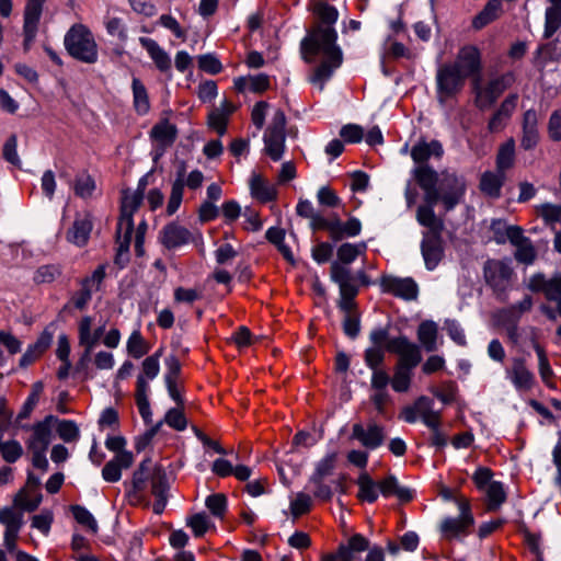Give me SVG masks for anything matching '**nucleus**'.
Returning a JSON list of instances; mask_svg holds the SVG:
<instances>
[{"instance_id":"f257e3e1","label":"nucleus","mask_w":561,"mask_h":561,"mask_svg":"<svg viewBox=\"0 0 561 561\" xmlns=\"http://www.w3.org/2000/svg\"><path fill=\"white\" fill-rule=\"evenodd\" d=\"M318 15L323 25H317L308 31L307 35L300 42V53L305 62L312 64L316 57L322 53L324 59L317 66L310 77V82L319 84L320 90L324 89V83L331 79L335 69L343 62V53L336 44L337 33L333 27L339 12L335 7L321 2L318 7Z\"/></svg>"},{"instance_id":"f03ea898","label":"nucleus","mask_w":561,"mask_h":561,"mask_svg":"<svg viewBox=\"0 0 561 561\" xmlns=\"http://www.w3.org/2000/svg\"><path fill=\"white\" fill-rule=\"evenodd\" d=\"M413 176L422 190L428 185L435 191L445 213L454 210L465 199L467 181L456 172L444 170L438 173L431 165H421L413 170Z\"/></svg>"},{"instance_id":"7ed1b4c3","label":"nucleus","mask_w":561,"mask_h":561,"mask_svg":"<svg viewBox=\"0 0 561 561\" xmlns=\"http://www.w3.org/2000/svg\"><path fill=\"white\" fill-rule=\"evenodd\" d=\"M388 353L399 356L391 377V388L398 393L408 392L411 387L413 370L422 362L421 348L417 344L411 342L407 335L401 334L391 339Z\"/></svg>"},{"instance_id":"20e7f679","label":"nucleus","mask_w":561,"mask_h":561,"mask_svg":"<svg viewBox=\"0 0 561 561\" xmlns=\"http://www.w3.org/2000/svg\"><path fill=\"white\" fill-rule=\"evenodd\" d=\"M64 44L72 58L85 64L98 61V44L92 32L85 25L73 24L65 35Z\"/></svg>"},{"instance_id":"39448f33","label":"nucleus","mask_w":561,"mask_h":561,"mask_svg":"<svg viewBox=\"0 0 561 561\" xmlns=\"http://www.w3.org/2000/svg\"><path fill=\"white\" fill-rule=\"evenodd\" d=\"M516 81L515 73L507 71L497 77L491 78L485 87H482V81H479L477 89L472 85V92L476 95L474 105L480 111H485L492 107L497 99L510 89Z\"/></svg>"},{"instance_id":"423d86ee","label":"nucleus","mask_w":561,"mask_h":561,"mask_svg":"<svg viewBox=\"0 0 561 561\" xmlns=\"http://www.w3.org/2000/svg\"><path fill=\"white\" fill-rule=\"evenodd\" d=\"M467 78L451 62L440 65L436 71L437 100L444 104L465 87Z\"/></svg>"},{"instance_id":"0eeeda50","label":"nucleus","mask_w":561,"mask_h":561,"mask_svg":"<svg viewBox=\"0 0 561 561\" xmlns=\"http://www.w3.org/2000/svg\"><path fill=\"white\" fill-rule=\"evenodd\" d=\"M467 78L471 79V87L476 89L482 81V54L476 45H465L459 48L456 59L451 62Z\"/></svg>"},{"instance_id":"6e6552de","label":"nucleus","mask_w":561,"mask_h":561,"mask_svg":"<svg viewBox=\"0 0 561 561\" xmlns=\"http://www.w3.org/2000/svg\"><path fill=\"white\" fill-rule=\"evenodd\" d=\"M391 324L386 327H376L369 333V341L373 346L367 347L364 352V362L371 369H381L385 363L386 352L392 337L389 335Z\"/></svg>"},{"instance_id":"1a4fd4ad","label":"nucleus","mask_w":561,"mask_h":561,"mask_svg":"<svg viewBox=\"0 0 561 561\" xmlns=\"http://www.w3.org/2000/svg\"><path fill=\"white\" fill-rule=\"evenodd\" d=\"M513 274V268L505 261L488 259L483 264L484 282L497 296L507 290Z\"/></svg>"},{"instance_id":"9d476101","label":"nucleus","mask_w":561,"mask_h":561,"mask_svg":"<svg viewBox=\"0 0 561 561\" xmlns=\"http://www.w3.org/2000/svg\"><path fill=\"white\" fill-rule=\"evenodd\" d=\"M424 191V204L416 209L417 222L427 228L423 234L443 233L445 225L444 220L435 215L434 206L437 205L438 197L434 190L427 185Z\"/></svg>"},{"instance_id":"9b49d317","label":"nucleus","mask_w":561,"mask_h":561,"mask_svg":"<svg viewBox=\"0 0 561 561\" xmlns=\"http://www.w3.org/2000/svg\"><path fill=\"white\" fill-rule=\"evenodd\" d=\"M321 230L329 233V238L333 243H337L345 238H354L362 231V222L356 217H350L346 221H342L337 214H332L325 220H320Z\"/></svg>"},{"instance_id":"f8f14e48","label":"nucleus","mask_w":561,"mask_h":561,"mask_svg":"<svg viewBox=\"0 0 561 561\" xmlns=\"http://www.w3.org/2000/svg\"><path fill=\"white\" fill-rule=\"evenodd\" d=\"M380 288L383 293L407 301L415 300L419 296V286L412 277H397L392 275H382L379 279Z\"/></svg>"},{"instance_id":"ddd939ff","label":"nucleus","mask_w":561,"mask_h":561,"mask_svg":"<svg viewBox=\"0 0 561 561\" xmlns=\"http://www.w3.org/2000/svg\"><path fill=\"white\" fill-rule=\"evenodd\" d=\"M369 540L362 534H354L346 543H340L335 553H327L321 561H356V554L369 549Z\"/></svg>"},{"instance_id":"4468645a","label":"nucleus","mask_w":561,"mask_h":561,"mask_svg":"<svg viewBox=\"0 0 561 561\" xmlns=\"http://www.w3.org/2000/svg\"><path fill=\"white\" fill-rule=\"evenodd\" d=\"M170 483L167 471L161 465H154L151 474V493L156 497L152 511L157 515H161L167 506L169 497Z\"/></svg>"},{"instance_id":"2eb2a0df","label":"nucleus","mask_w":561,"mask_h":561,"mask_svg":"<svg viewBox=\"0 0 561 561\" xmlns=\"http://www.w3.org/2000/svg\"><path fill=\"white\" fill-rule=\"evenodd\" d=\"M193 239L192 232L176 221L167 224L159 233L160 243L168 250L179 249Z\"/></svg>"},{"instance_id":"dca6fc26","label":"nucleus","mask_w":561,"mask_h":561,"mask_svg":"<svg viewBox=\"0 0 561 561\" xmlns=\"http://www.w3.org/2000/svg\"><path fill=\"white\" fill-rule=\"evenodd\" d=\"M421 252L428 271L435 270L444 257V241L442 233L423 234Z\"/></svg>"},{"instance_id":"f3484780","label":"nucleus","mask_w":561,"mask_h":561,"mask_svg":"<svg viewBox=\"0 0 561 561\" xmlns=\"http://www.w3.org/2000/svg\"><path fill=\"white\" fill-rule=\"evenodd\" d=\"M352 438L359 440L367 449L374 450L383 444L385 428L375 422L368 423L366 430L360 423H355L352 427Z\"/></svg>"},{"instance_id":"a211bd4d","label":"nucleus","mask_w":561,"mask_h":561,"mask_svg":"<svg viewBox=\"0 0 561 561\" xmlns=\"http://www.w3.org/2000/svg\"><path fill=\"white\" fill-rule=\"evenodd\" d=\"M330 277L332 282L339 285L340 296L355 299L359 293L358 286L354 283V276L348 267L333 262L330 267Z\"/></svg>"},{"instance_id":"6ab92c4d","label":"nucleus","mask_w":561,"mask_h":561,"mask_svg":"<svg viewBox=\"0 0 561 561\" xmlns=\"http://www.w3.org/2000/svg\"><path fill=\"white\" fill-rule=\"evenodd\" d=\"M538 116L534 108L523 114L520 147L524 150H533L539 142Z\"/></svg>"},{"instance_id":"aec40b11","label":"nucleus","mask_w":561,"mask_h":561,"mask_svg":"<svg viewBox=\"0 0 561 561\" xmlns=\"http://www.w3.org/2000/svg\"><path fill=\"white\" fill-rule=\"evenodd\" d=\"M443 154V145L436 139H433L430 142L425 139H420L411 149V158L419 164V167L428 165L427 161L431 157L439 159Z\"/></svg>"},{"instance_id":"412c9836","label":"nucleus","mask_w":561,"mask_h":561,"mask_svg":"<svg viewBox=\"0 0 561 561\" xmlns=\"http://www.w3.org/2000/svg\"><path fill=\"white\" fill-rule=\"evenodd\" d=\"M134 463L131 451L117 454L112 460L107 461L102 469V478L106 482H117L122 478V470L128 469Z\"/></svg>"},{"instance_id":"4be33fe9","label":"nucleus","mask_w":561,"mask_h":561,"mask_svg":"<svg viewBox=\"0 0 561 561\" xmlns=\"http://www.w3.org/2000/svg\"><path fill=\"white\" fill-rule=\"evenodd\" d=\"M378 490L383 497L396 496L402 503H409L414 497V491L401 486L393 474H388L383 480L377 482Z\"/></svg>"},{"instance_id":"5701e85b","label":"nucleus","mask_w":561,"mask_h":561,"mask_svg":"<svg viewBox=\"0 0 561 561\" xmlns=\"http://www.w3.org/2000/svg\"><path fill=\"white\" fill-rule=\"evenodd\" d=\"M93 224L90 214L77 217L72 227L67 231V240L78 247H84L90 238Z\"/></svg>"},{"instance_id":"b1692460","label":"nucleus","mask_w":561,"mask_h":561,"mask_svg":"<svg viewBox=\"0 0 561 561\" xmlns=\"http://www.w3.org/2000/svg\"><path fill=\"white\" fill-rule=\"evenodd\" d=\"M139 43L141 47L147 50L159 71L167 72L171 69L172 61L170 56L154 39L150 37H140Z\"/></svg>"},{"instance_id":"393cba45","label":"nucleus","mask_w":561,"mask_h":561,"mask_svg":"<svg viewBox=\"0 0 561 561\" xmlns=\"http://www.w3.org/2000/svg\"><path fill=\"white\" fill-rule=\"evenodd\" d=\"M121 216L118 220V232L123 229L124 224H128V219L134 220V214L142 204L144 195L136 191L130 193L129 188L122 192Z\"/></svg>"},{"instance_id":"a878e982","label":"nucleus","mask_w":561,"mask_h":561,"mask_svg":"<svg viewBox=\"0 0 561 561\" xmlns=\"http://www.w3.org/2000/svg\"><path fill=\"white\" fill-rule=\"evenodd\" d=\"M505 182L504 172L485 171L481 174L479 190L488 197L497 199Z\"/></svg>"},{"instance_id":"bb28decb","label":"nucleus","mask_w":561,"mask_h":561,"mask_svg":"<svg viewBox=\"0 0 561 561\" xmlns=\"http://www.w3.org/2000/svg\"><path fill=\"white\" fill-rule=\"evenodd\" d=\"M511 373V379L516 389L529 390L533 387L535 376L526 367V360L523 357H516L513 359V367Z\"/></svg>"},{"instance_id":"cd10ccee","label":"nucleus","mask_w":561,"mask_h":561,"mask_svg":"<svg viewBox=\"0 0 561 561\" xmlns=\"http://www.w3.org/2000/svg\"><path fill=\"white\" fill-rule=\"evenodd\" d=\"M178 127L168 118L160 119L153 125L149 135L154 142L171 147L178 138Z\"/></svg>"},{"instance_id":"c85d7f7f","label":"nucleus","mask_w":561,"mask_h":561,"mask_svg":"<svg viewBox=\"0 0 561 561\" xmlns=\"http://www.w3.org/2000/svg\"><path fill=\"white\" fill-rule=\"evenodd\" d=\"M92 318L84 316L79 322V344L83 347L93 350L105 332V324L94 329L91 333Z\"/></svg>"},{"instance_id":"c756f323","label":"nucleus","mask_w":561,"mask_h":561,"mask_svg":"<svg viewBox=\"0 0 561 561\" xmlns=\"http://www.w3.org/2000/svg\"><path fill=\"white\" fill-rule=\"evenodd\" d=\"M152 472V459L150 457H146L133 472L131 489L128 491V495H136L137 493L145 491L147 482H151Z\"/></svg>"},{"instance_id":"7c9ffc66","label":"nucleus","mask_w":561,"mask_h":561,"mask_svg":"<svg viewBox=\"0 0 561 561\" xmlns=\"http://www.w3.org/2000/svg\"><path fill=\"white\" fill-rule=\"evenodd\" d=\"M501 12V0H488L484 8L473 18L471 25L476 31H480L495 21Z\"/></svg>"},{"instance_id":"2f4dec72","label":"nucleus","mask_w":561,"mask_h":561,"mask_svg":"<svg viewBox=\"0 0 561 561\" xmlns=\"http://www.w3.org/2000/svg\"><path fill=\"white\" fill-rule=\"evenodd\" d=\"M263 140L265 145V153L273 161H279L285 151L286 133L265 130Z\"/></svg>"},{"instance_id":"473e14b6","label":"nucleus","mask_w":561,"mask_h":561,"mask_svg":"<svg viewBox=\"0 0 561 561\" xmlns=\"http://www.w3.org/2000/svg\"><path fill=\"white\" fill-rule=\"evenodd\" d=\"M473 524L465 523V519L460 517H446L440 524V533L447 539H454L458 537H465L469 535V528Z\"/></svg>"},{"instance_id":"72a5a7b5","label":"nucleus","mask_w":561,"mask_h":561,"mask_svg":"<svg viewBox=\"0 0 561 561\" xmlns=\"http://www.w3.org/2000/svg\"><path fill=\"white\" fill-rule=\"evenodd\" d=\"M437 324L432 320H425L417 328V340L426 352H435L437 350Z\"/></svg>"},{"instance_id":"f704fd0d","label":"nucleus","mask_w":561,"mask_h":561,"mask_svg":"<svg viewBox=\"0 0 561 561\" xmlns=\"http://www.w3.org/2000/svg\"><path fill=\"white\" fill-rule=\"evenodd\" d=\"M358 485L357 497L359 501L375 503L378 500L377 482L366 472H362L356 481Z\"/></svg>"},{"instance_id":"c9c22d12","label":"nucleus","mask_w":561,"mask_h":561,"mask_svg":"<svg viewBox=\"0 0 561 561\" xmlns=\"http://www.w3.org/2000/svg\"><path fill=\"white\" fill-rule=\"evenodd\" d=\"M250 190L252 197L261 203H268L275 201L277 197L276 188L267 184L260 175L252 176Z\"/></svg>"},{"instance_id":"e433bc0d","label":"nucleus","mask_w":561,"mask_h":561,"mask_svg":"<svg viewBox=\"0 0 561 561\" xmlns=\"http://www.w3.org/2000/svg\"><path fill=\"white\" fill-rule=\"evenodd\" d=\"M24 41L23 48L28 51L35 37V0H27L24 11Z\"/></svg>"},{"instance_id":"4c0bfd02","label":"nucleus","mask_w":561,"mask_h":561,"mask_svg":"<svg viewBox=\"0 0 561 561\" xmlns=\"http://www.w3.org/2000/svg\"><path fill=\"white\" fill-rule=\"evenodd\" d=\"M515 159V140L507 139L499 148L496 154V171L504 172L513 167Z\"/></svg>"},{"instance_id":"58836bf2","label":"nucleus","mask_w":561,"mask_h":561,"mask_svg":"<svg viewBox=\"0 0 561 561\" xmlns=\"http://www.w3.org/2000/svg\"><path fill=\"white\" fill-rule=\"evenodd\" d=\"M131 89L135 111L139 115L147 114L150 110V102L145 84L140 81V79L133 78Z\"/></svg>"},{"instance_id":"ea45409f","label":"nucleus","mask_w":561,"mask_h":561,"mask_svg":"<svg viewBox=\"0 0 561 561\" xmlns=\"http://www.w3.org/2000/svg\"><path fill=\"white\" fill-rule=\"evenodd\" d=\"M336 460L337 454L333 451L318 461L314 471L309 478V482H319V480H324L327 477L333 474L336 467Z\"/></svg>"},{"instance_id":"a19ab883","label":"nucleus","mask_w":561,"mask_h":561,"mask_svg":"<svg viewBox=\"0 0 561 561\" xmlns=\"http://www.w3.org/2000/svg\"><path fill=\"white\" fill-rule=\"evenodd\" d=\"M56 422H58V417L51 414L37 422V445H41L44 450H47L54 438L53 428L56 426Z\"/></svg>"},{"instance_id":"79ce46f5","label":"nucleus","mask_w":561,"mask_h":561,"mask_svg":"<svg viewBox=\"0 0 561 561\" xmlns=\"http://www.w3.org/2000/svg\"><path fill=\"white\" fill-rule=\"evenodd\" d=\"M296 213L298 216L310 220V228L312 231H320L322 228L319 224L320 220L327 219L320 213L314 210L311 202L308 199H299L296 206Z\"/></svg>"},{"instance_id":"37998d69","label":"nucleus","mask_w":561,"mask_h":561,"mask_svg":"<svg viewBox=\"0 0 561 561\" xmlns=\"http://www.w3.org/2000/svg\"><path fill=\"white\" fill-rule=\"evenodd\" d=\"M488 510L494 512L506 501V492L504 485L500 481H492L486 490Z\"/></svg>"},{"instance_id":"c03bdc74","label":"nucleus","mask_w":561,"mask_h":561,"mask_svg":"<svg viewBox=\"0 0 561 561\" xmlns=\"http://www.w3.org/2000/svg\"><path fill=\"white\" fill-rule=\"evenodd\" d=\"M91 352L92 350L84 347L83 353L80 355L78 362L73 368V377L79 378L81 381H87L94 377L90 363H91Z\"/></svg>"},{"instance_id":"a18cd8bd","label":"nucleus","mask_w":561,"mask_h":561,"mask_svg":"<svg viewBox=\"0 0 561 561\" xmlns=\"http://www.w3.org/2000/svg\"><path fill=\"white\" fill-rule=\"evenodd\" d=\"M56 432L65 443H72L79 439L80 431L72 420H59L56 422Z\"/></svg>"},{"instance_id":"49530a36","label":"nucleus","mask_w":561,"mask_h":561,"mask_svg":"<svg viewBox=\"0 0 561 561\" xmlns=\"http://www.w3.org/2000/svg\"><path fill=\"white\" fill-rule=\"evenodd\" d=\"M150 346L144 340L141 333L136 330L134 331L127 341V353L138 359L145 356L149 352Z\"/></svg>"},{"instance_id":"de8ad7c7","label":"nucleus","mask_w":561,"mask_h":561,"mask_svg":"<svg viewBox=\"0 0 561 561\" xmlns=\"http://www.w3.org/2000/svg\"><path fill=\"white\" fill-rule=\"evenodd\" d=\"M70 512L73 515L76 522L82 526H85L93 534L98 533V523L93 515L82 505L73 504L70 505Z\"/></svg>"},{"instance_id":"09e8293b","label":"nucleus","mask_w":561,"mask_h":561,"mask_svg":"<svg viewBox=\"0 0 561 561\" xmlns=\"http://www.w3.org/2000/svg\"><path fill=\"white\" fill-rule=\"evenodd\" d=\"M561 26V10L557 8H547L545 14V31L543 38L548 39Z\"/></svg>"},{"instance_id":"8fccbe9b","label":"nucleus","mask_w":561,"mask_h":561,"mask_svg":"<svg viewBox=\"0 0 561 561\" xmlns=\"http://www.w3.org/2000/svg\"><path fill=\"white\" fill-rule=\"evenodd\" d=\"M75 194L81 198H89L95 190V181L87 173L77 175L73 185Z\"/></svg>"},{"instance_id":"3c124183","label":"nucleus","mask_w":561,"mask_h":561,"mask_svg":"<svg viewBox=\"0 0 561 561\" xmlns=\"http://www.w3.org/2000/svg\"><path fill=\"white\" fill-rule=\"evenodd\" d=\"M206 507L217 518H222L227 512V497L224 493L210 494L205 501Z\"/></svg>"},{"instance_id":"603ef678","label":"nucleus","mask_w":561,"mask_h":561,"mask_svg":"<svg viewBox=\"0 0 561 561\" xmlns=\"http://www.w3.org/2000/svg\"><path fill=\"white\" fill-rule=\"evenodd\" d=\"M432 392L444 404H451L456 401L458 385L455 380H447L442 383V389H433Z\"/></svg>"},{"instance_id":"864d4df0","label":"nucleus","mask_w":561,"mask_h":561,"mask_svg":"<svg viewBox=\"0 0 561 561\" xmlns=\"http://www.w3.org/2000/svg\"><path fill=\"white\" fill-rule=\"evenodd\" d=\"M228 122L227 113H220L219 108H214L207 116L208 127L214 129L219 137L227 133Z\"/></svg>"},{"instance_id":"5fc2aeb1","label":"nucleus","mask_w":561,"mask_h":561,"mask_svg":"<svg viewBox=\"0 0 561 561\" xmlns=\"http://www.w3.org/2000/svg\"><path fill=\"white\" fill-rule=\"evenodd\" d=\"M162 422L167 423L173 430L180 432L184 431L187 426V420L183 413V409L180 407L169 409Z\"/></svg>"},{"instance_id":"6e6d98bb","label":"nucleus","mask_w":561,"mask_h":561,"mask_svg":"<svg viewBox=\"0 0 561 561\" xmlns=\"http://www.w3.org/2000/svg\"><path fill=\"white\" fill-rule=\"evenodd\" d=\"M534 350L536 351L538 356L540 377L548 387H551V385L548 381L553 376V370L549 364V359L546 355L545 348L539 343L534 342Z\"/></svg>"},{"instance_id":"4d7b16f0","label":"nucleus","mask_w":561,"mask_h":561,"mask_svg":"<svg viewBox=\"0 0 561 561\" xmlns=\"http://www.w3.org/2000/svg\"><path fill=\"white\" fill-rule=\"evenodd\" d=\"M62 275L60 264H45L37 267V283L50 284Z\"/></svg>"},{"instance_id":"13d9d810","label":"nucleus","mask_w":561,"mask_h":561,"mask_svg":"<svg viewBox=\"0 0 561 561\" xmlns=\"http://www.w3.org/2000/svg\"><path fill=\"white\" fill-rule=\"evenodd\" d=\"M0 523L5 528H21L23 523V514L14 510V507L5 506L0 508Z\"/></svg>"},{"instance_id":"bf43d9fd","label":"nucleus","mask_w":561,"mask_h":561,"mask_svg":"<svg viewBox=\"0 0 561 561\" xmlns=\"http://www.w3.org/2000/svg\"><path fill=\"white\" fill-rule=\"evenodd\" d=\"M184 186L185 183H181L180 180H174V182L172 183L171 194L167 205V214L169 216L175 214L179 207L181 206Z\"/></svg>"},{"instance_id":"052dcab7","label":"nucleus","mask_w":561,"mask_h":561,"mask_svg":"<svg viewBox=\"0 0 561 561\" xmlns=\"http://www.w3.org/2000/svg\"><path fill=\"white\" fill-rule=\"evenodd\" d=\"M537 211L546 225L551 226L561 221V204L545 203L538 207Z\"/></svg>"},{"instance_id":"680f3d73","label":"nucleus","mask_w":561,"mask_h":561,"mask_svg":"<svg viewBox=\"0 0 561 561\" xmlns=\"http://www.w3.org/2000/svg\"><path fill=\"white\" fill-rule=\"evenodd\" d=\"M514 257L518 263H523L526 265H530L535 262L537 257V252L530 239L522 243L520 245L516 247Z\"/></svg>"},{"instance_id":"e2e57ef3","label":"nucleus","mask_w":561,"mask_h":561,"mask_svg":"<svg viewBox=\"0 0 561 561\" xmlns=\"http://www.w3.org/2000/svg\"><path fill=\"white\" fill-rule=\"evenodd\" d=\"M187 526L193 530L195 537H203L210 527V522L205 513H196L187 518Z\"/></svg>"},{"instance_id":"0e129e2a","label":"nucleus","mask_w":561,"mask_h":561,"mask_svg":"<svg viewBox=\"0 0 561 561\" xmlns=\"http://www.w3.org/2000/svg\"><path fill=\"white\" fill-rule=\"evenodd\" d=\"M311 510V496L299 492L296 499L290 502V512L295 518L309 513Z\"/></svg>"},{"instance_id":"69168bd1","label":"nucleus","mask_w":561,"mask_h":561,"mask_svg":"<svg viewBox=\"0 0 561 561\" xmlns=\"http://www.w3.org/2000/svg\"><path fill=\"white\" fill-rule=\"evenodd\" d=\"M197 61L198 68L209 75H218L222 70L220 60L214 54L201 55Z\"/></svg>"},{"instance_id":"338daca9","label":"nucleus","mask_w":561,"mask_h":561,"mask_svg":"<svg viewBox=\"0 0 561 561\" xmlns=\"http://www.w3.org/2000/svg\"><path fill=\"white\" fill-rule=\"evenodd\" d=\"M318 202L321 206L329 208L340 207L342 204L341 198L329 186H322L317 193Z\"/></svg>"},{"instance_id":"774afa93","label":"nucleus","mask_w":561,"mask_h":561,"mask_svg":"<svg viewBox=\"0 0 561 561\" xmlns=\"http://www.w3.org/2000/svg\"><path fill=\"white\" fill-rule=\"evenodd\" d=\"M548 135L552 141H561V107L553 111L549 117Z\"/></svg>"}]
</instances>
